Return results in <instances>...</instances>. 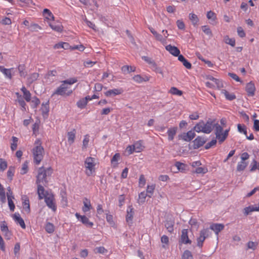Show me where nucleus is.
Returning a JSON list of instances; mask_svg holds the SVG:
<instances>
[{
	"mask_svg": "<svg viewBox=\"0 0 259 259\" xmlns=\"http://www.w3.org/2000/svg\"><path fill=\"white\" fill-rule=\"evenodd\" d=\"M31 152L34 163L36 165L39 164L45 155V150L42 146V142L39 139H37L34 142Z\"/></svg>",
	"mask_w": 259,
	"mask_h": 259,
	"instance_id": "nucleus-1",
	"label": "nucleus"
},
{
	"mask_svg": "<svg viewBox=\"0 0 259 259\" xmlns=\"http://www.w3.org/2000/svg\"><path fill=\"white\" fill-rule=\"evenodd\" d=\"M215 123L214 119H209L206 122L201 120L195 125L194 130L197 133L209 134L212 131Z\"/></svg>",
	"mask_w": 259,
	"mask_h": 259,
	"instance_id": "nucleus-2",
	"label": "nucleus"
},
{
	"mask_svg": "<svg viewBox=\"0 0 259 259\" xmlns=\"http://www.w3.org/2000/svg\"><path fill=\"white\" fill-rule=\"evenodd\" d=\"M213 128L214 129L216 139L218 140V141L220 144L222 143L228 137L230 128L226 129L224 131L223 127L218 122L215 123Z\"/></svg>",
	"mask_w": 259,
	"mask_h": 259,
	"instance_id": "nucleus-3",
	"label": "nucleus"
},
{
	"mask_svg": "<svg viewBox=\"0 0 259 259\" xmlns=\"http://www.w3.org/2000/svg\"><path fill=\"white\" fill-rule=\"evenodd\" d=\"M53 172L51 167L45 169L43 166L39 167L38 170L36 184H45L47 183V177L50 176Z\"/></svg>",
	"mask_w": 259,
	"mask_h": 259,
	"instance_id": "nucleus-4",
	"label": "nucleus"
},
{
	"mask_svg": "<svg viewBox=\"0 0 259 259\" xmlns=\"http://www.w3.org/2000/svg\"><path fill=\"white\" fill-rule=\"evenodd\" d=\"M96 160L92 157H87L84 161L85 173L87 176H91L95 172L96 166Z\"/></svg>",
	"mask_w": 259,
	"mask_h": 259,
	"instance_id": "nucleus-5",
	"label": "nucleus"
},
{
	"mask_svg": "<svg viewBox=\"0 0 259 259\" xmlns=\"http://www.w3.org/2000/svg\"><path fill=\"white\" fill-rule=\"evenodd\" d=\"M44 198L47 206L53 211L55 212L57 210V205L54 195L52 193H47Z\"/></svg>",
	"mask_w": 259,
	"mask_h": 259,
	"instance_id": "nucleus-6",
	"label": "nucleus"
},
{
	"mask_svg": "<svg viewBox=\"0 0 259 259\" xmlns=\"http://www.w3.org/2000/svg\"><path fill=\"white\" fill-rule=\"evenodd\" d=\"M209 235L208 229H203L200 232L199 237L197 238V244L198 247L201 248L203 246V242Z\"/></svg>",
	"mask_w": 259,
	"mask_h": 259,
	"instance_id": "nucleus-7",
	"label": "nucleus"
},
{
	"mask_svg": "<svg viewBox=\"0 0 259 259\" xmlns=\"http://www.w3.org/2000/svg\"><path fill=\"white\" fill-rule=\"evenodd\" d=\"M72 93V91L71 90H68V87L63 83L57 89L53 95L56 94L61 96H69Z\"/></svg>",
	"mask_w": 259,
	"mask_h": 259,
	"instance_id": "nucleus-8",
	"label": "nucleus"
},
{
	"mask_svg": "<svg viewBox=\"0 0 259 259\" xmlns=\"http://www.w3.org/2000/svg\"><path fill=\"white\" fill-rule=\"evenodd\" d=\"M149 29L150 32L154 36L156 40L160 41L163 45H165L166 44V38L168 36V34H167V35H165V34H164L163 37L162 35L158 33L156 31H155L154 29L152 27H149Z\"/></svg>",
	"mask_w": 259,
	"mask_h": 259,
	"instance_id": "nucleus-9",
	"label": "nucleus"
},
{
	"mask_svg": "<svg viewBox=\"0 0 259 259\" xmlns=\"http://www.w3.org/2000/svg\"><path fill=\"white\" fill-rule=\"evenodd\" d=\"M134 214L135 211L133 206L132 205L128 206L126 210V222L130 226H131L133 224Z\"/></svg>",
	"mask_w": 259,
	"mask_h": 259,
	"instance_id": "nucleus-10",
	"label": "nucleus"
},
{
	"mask_svg": "<svg viewBox=\"0 0 259 259\" xmlns=\"http://www.w3.org/2000/svg\"><path fill=\"white\" fill-rule=\"evenodd\" d=\"M75 215L78 220H79L83 224L85 225L87 227L92 228L93 226V223L90 222L88 218H87L85 215H80L77 212L75 213Z\"/></svg>",
	"mask_w": 259,
	"mask_h": 259,
	"instance_id": "nucleus-11",
	"label": "nucleus"
},
{
	"mask_svg": "<svg viewBox=\"0 0 259 259\" xmlns=\"http://www.w3.org/2000/svg\"><path fill=\"white\" fill-rule=\"evenodd\" d=\"M50 27L54 31L58 32H61L63 31V27L60 22H48Z\"/></svg>",
	"mask_w": 259,
	"mask_h": 259,
	"instance_id": "nucleus-12",
	"label": "nucleus"
},
{
	"mask_svg": "<svg viewBox=\"0 0 259 259\" xmlns=\"http://www.w3.org/2000/svg\"><path fill=\"white\" fill-rule=\"evenodd\" d=\"M123 92V90L122 88L113 89L106 91L104 94L106 97H112L120 95Z\"/></svg>",
	"mask_w": 259,
	"mask_h": 259,
	"instance_id": "nucleus-13",
	"label": "nucleus"
},
{
	"mask_svg": "<svg viewBox=\"0 0 259 259\" xmlns=\"http://www.w3.org/2000/svg\"><path fill=\"white\" fill-rule=\"evenodd\" d=\"M245 91L247 93L248 96H253L254 95L255 88L254 83L252 81H250L246 85Z\"/></svg>",
	"mask_w": 259,
	"mask_h": 259,
	"instance_id": "nucleus-14",
	"label": "nucleus"
},
{
	"mask_svg": "<svg viewBox=\"0 0 259 259\" xmlns=\"http://www.w3.org/2000/svg\"><path fill=\"white\" fill-rule=\"evenodd\" d=\"M151 76L149 75H145L142 77L141 75L138 74L134 76L132 78L133 80L138 83H141L143 82H147L149 81Z\"/></svg>",
	"mask_w": 259,
	"mask_h": 259,
	"instance_id": "nucleus-15",
	"label": "nucleus"
},
{
	"mask_svg": "<svg viewBox=\"0 0 259 259\" xmlns=\"http://www.w3.org/2000/svg\"><path fill=\"white\" fill-rule=\"evenodd\" d=\"M165 49L171 55L175 57H177L180 54V51L179 49L177 47L171 46V45L166 46Z\"/></svg>",
	"mask_w": 259,
	"mask_h": 259,
	"instance_id": "nucleus-16",
	"label": "nucleus"
},
{
	"mask_svg": "<svg viewBox=\"0 0 259 259\" xmlns=\"http://www.w3.org/2000/svg\"><path fill=\"white\" fill-rule=\"evenodd\" d=\"M13 218L16 223L19 224L22 229H25L26 228L24 221L19 213H15L13 215Z\"/></svg>",
	"mask_w": 259,
	"mask_h": 259,
	"instance_id": "nucleus-17",
	"label": "nucleus"
},
{
	"mask_svg": "<svg viewBox=\"0 0 259 259\" xmlns=\"http://www.w3.org/2000/svg\"><path fill=\"white\" fill-rule=\"evenodd\" d=\"M210 229L213 230L217 235L224 229V225L222 224H212L210 226Z\"/></svg>",
	"mask_w": 259,
	"mask_h": 259,
	"instance_id": "nucleus-18",
	"label": "nucleus"
},
{
	"mask_svg": "<svg viewBox=\"0 0 259 259\" xmlns=\"http://www.w3.org/2000/svg\"><path fill=\"white\" fill-rule=\"evenodd\" d=\"M178 128L176 126L171 127L167 130V134L168 136V140L169 141H172L176 136Z\"/></svg>",
	"mask_w": 259,
	"mask_h": 259,
	"instance_id": "nucleus-19",
	"label": "nucleus"
},
{
	"mask_svg": "<svg viewBox=\"0 0 259 259\" xmlns=\"http://www.w3.org/2000/svg\"><path fill=\"white\" fill-rule=\"evenodd\" d=\"M206 141L204 138L201 137H197L193 141L194 148L198 149L202 146L205 143Z\"/></svg>",
	"mask_w": 259,
	"mask_h": 259,
	"instance_id": "nucleus-20",
	"label": "nucleus"
},
{
	"mask_svg": "<svg viewBox=\"0 0 259 259\" xmlns=\"http://www.w3.org/2000/svg\"><path fill=\"white\" fill-rule=\"evenodd\" d=\"M42 15L48 22L54 21V16L51 11L48 9H45L42 12Z\"/></svg>",
	"mask_w": 259,
	"mask_h": 259,
	"instance_id": "nucleus-21",
	"label": "nucleus"
},
{
	"mask_svg": "<svg viewBox=\"0 0 259 259\" xmlns=\"http://www.w3.org/2000/svg\"><path fill=\"white\" fill-rule=\"evenodd\" d=\"M83 206L82 207V210L84 213H87L88 211H90L91 209H92V206L90 200L85 198L83 201Z\"/></svg>",
	"mask_w": 259,
	"mask_h": 259,
	"instance_id": "nucleus-22",
	"label": "nucleus"
},
{
	"mask_svg": "<svg viewBox=\"0 0 259 259\" xmlns=\"http://www.w3.org/2000/svg\"><path fill=\"white\" fill-rule=\"evenodd\" d=\"M22 206L24 210L27 212L29 213L30 211L29 200L27 196L22 197Z\"/></svg>",
	"mask_w": 259,
	"mask_h": 259,
	"instance_id": "nucleus-23",
	"label": "nucleus"
},
{
	"mask_svg": "<svg viewBox=\"0 0 259 259\" xmlns=\"http://www.w3.org/2000/svg\"><path fill=\"white\" fill-rule=\"evenodd\" d=\"M40 111L42 115L44 117H46L48 115L49 112V102L47 101L45 103H42L40 108Z\"/></svg>",
	"mask_w": 259,
	"mask_h": 259,
	"instance_id": "nucleus-24",
	"label": "nucleus"
},
{
	"mask_svg": "<svg viewBox=\"0 0 259 259\" xmlns=\"http://www.w3.org/2000/svg\"><path fill=\"white\" fill-rule=\"evenodd\" d=\"M188 230L187 229H183L182 231V235H181V241L182 243L184 244L191 243V241L189 239L188 235Z\"/></svg>",
	"mask_w": 259,
	"mask_h": 259,
	"instance_id": "nucleus-25",
	"label": "nucleus"
},
{
	"mask_svg": "<svg viewBox=\"0 0 259 259\" xmlns=\"http://www.w3.org/2000/svg\"><path fill=\"white\" fill-rule=\"evenodd\" d=\"M120 159V155L119 153H116L111 159V164L112 168H116L118 165V161Z\"/></svg>",
	"mask_w": 259,
	"mask_h": 259,
	"instance_id": "nucleus-26",
	"label": "nucleus"
},
{
	"mask_svg": "<svg viewBox=\"0 0 259 259\" xmlns=\"http://www.w3.org/2000/svg\"><path fill=\"white\" fill-rule=\"evenodd\" d=\"M37 185L38 198L39 199L41 200L44 198L46 196V194L48 193L45 191V189L44 187L41 185V184H37Z\"/></svg>",
	"mask_w": 259,
	"mask_h": 259,
	"instance_id": "nucleus-27",
	"label": "nucleus"
},
{
	"mask_svg": "<svg viewBox=\"0 0 259 259\" xmlns=\"http://www.w3.org/2000/svg\"><path fill=\"white\" fill-rule=\"evenodd\" d=\"M76 135V130L73 129L72 131L67 133L68 142L70 145L72 144L75 141Z\"/></svg>",
	"mask_w": 259,
	"mask_h": 259,
	"instance_id": "nucleus-28",
	"label": "nucleus"
},
{
	"mask_svg": "<svg viewBox=\"0 0 259 259\" xmlns=\"http://www.w3.org/2000/svg\"><path fill=\"white\" fill-rule=\"evenodd\" d=\"M248 164V162L241 160L238 162L236 167L237 171L241 172L245 170Z\"/></svg>",
	"mask_w": 259,
	"mask_h": 259,
	"instance_id": "nucleus-29",
	"label": "nucleus"
},
{
	"mask_svg": "<svg viewBox=\"0 0 259 259\" xmlns=\"http://www.w3.org/2000/svg\"><path fill=\"white\" fill-rule=\"evenodd\" d=\"M136 152H141L144 149L145 147L143 146L142 141H137L133 144Z\"/></svg>",
	"mask_w": 259,
	"mask_h": 259,
	"instance_id": "nucleus-30",
	"label": "nucleus"
},
{
	"mask_svg": "<svg viewBox=\"0 0 259 259\" xmlns=\"http://www.w3.org/2000/svg\"><path fill=\"white\" fill-rule=\"evenodd\" d=\"M150 68L153 71L155 72L156 73H159L161 74L162 76H164V72L162 68L158 66L156 62L152 66H150Z\"/></svg>",
	"mask_w": 259,
	"mask_h": 259,
	"instance_id": "nucleus-31",
	"label": "nucleus"
},
{
	"mask_svg": "<svg viewBox=\"0 0 259 259\" xmlns=\"http://www.w3.org/2000/svg\"><path fill=\"white\" fill-rule=\"evenodd\" d=\"M195 133L192 131H189L186 134H184L182 138L185 141H190L195 137Z\"/></svg>",
	"mask_w": 259,
	"mask_h": 259,
	"instance_id": "nucleus-32",
	"label": "nucleus"
},
{
	"mask_svg": "<svg viewBox=\"0 0 259 259\" xmlns=\"http://www.w3.org/2000/svg\"><path fill=\"white\" fill-rule=\"evenodd\" d=\"M209 79L213 82L215 87L220 90L221 89L223 88V83L222 80H219L218 79L215 78L213 77H210Z\"/></svg>",
	"mask_w": 259,
	"mask_h": 259,
	"instance_id": "nucleus-33",
	"label": "nucleus"
},
{
	"mask_svg": "<svg viewBox=\"0 0 259 259\" xmlns=\"http://www.w3.org/2000/svg\"><path fill=\"white\" fill-rule=\"evenodd\" d=\"M189 18L194 26L198 25L199 19L196 14L193 13H190L189 15Z\"/></svg>",
	"mask_w": 259,
	"mask_h": 259,
	"instance_id": "nucleus-34",
	"label": "nucleus"
},
{
	"mask_svg": "<svg viewBox=\"0 0 259 259\" xmlns=\"http://www.w3.org/2000/svg\"><path fill=\"white\" fill-rule=\"evenodd\" d=\"M90 141V135L89 134H87L84 136L83 140L82 141V150H85L88 147L89 143Z\"/></svg>",
	"mask_w": 259,
	"mask_h": 259,
	"instance_id": "nucleus-35",
	"label": "nucleus"
},
{
	"mask_svg": "<svg viewBox=\"0 0 259 259\" xmlns=\"http://www.w3.org/2000/svg\"><path fill=\"white\" fill-rule=\"evenodd\" d=\"M224 42L232 47H234L235 45V39L233 38H230L228 35H225L224 37Z\"/></svg>",
	"mask_w": 259,
	"mask_h": 259,
	"instance_id": "nucleus-36",
	"label": "nucleus"
},
{
	"mask_svg": "<svg viewBox=\"0 0 259 259\" xmlns=\"http://www.w3.org/2000/svg\"><path fill=\"white\" fill-rule=\"evenodd\" d=\"M221 93L224 94L227 100H233L236 98V96L233 94H230L225 90H222Z\"/></svg>",
	"mask_w": 259,
	"mask_h": 259,
	"instance_id": "nucleus-37",
	"label": "nucleus"
},
{
	"mask_svg": "<svg viewBox=\"0 0 259 259\" xmlns=\"http://www.w3.org/2000/svg\"><path fill=\"white\" fill-rule=\"evenodd\" d=\"M169 93L173 95H176L178 96H181L183 95V92L181 90H179L176 87H171L169 91Z\"/></svg>",
	"mask_w": 259,
	"mask_h": 259,
	"instance_id": "nucleus-38",
	"label": "nucleus"
},
{
	"mask_svg": "<svg viewBox=\"0 0 259 259\" xmlns=\"http://www.w3.org/2000/svg\"><path fill=\"white\" fill-rule=\"evenodd\" d=\"M155 188V185L154 184L147 186L146 193L148 194V196L149 197H152L154 193Z\"/></svg>",
	"mask_w": 259,
	"mask_h": 259,
	"instance_id": "nucleus-39",
	"label": "nucleus"
},
{
	"mask_svg": "<svg viewBox=\"0 0 259 259\" xmlns=\"http://www.w3.org/2000/svg\"><path fill=\"white\" fill-rule=\"evenodd\" d=\"M39 77V74L36 72L33 73L29 76L27 78L28 82L29 83H32L34 81L36 80Z\"/></svg>",
	"mask_w": 259,
	"mask_h": 259,
	"instance_id": "nucleus-40",
	"label": "nucleus"
},
{
	"mask_svg": "<svg viewBox=\"0 0 259 259\" xmlns=\"http://www.w3.org/2000/svg\"><path fill=\"white\" fill-rule=\"evenodd\" d=\"M174 222L172 221H167L165 224V227L170 233L174 231Z\"/></svg>",
	"mask_w": 259,
	"mask_h": 259,
	"instance_id": "nucleus-41",
	"label": "nucleus"
},
{
	"mask_svg": "<svg viewBox=\"0 0 259 259\" xmlns=\"http://www.w3.org/2000/svg\"><path fill=\"white\" fill-rule=\"evenodd\" d=\"M28 164L29 161L26 160L22 164V167L20 170V174L21 175H24L26 174L28 171Z\"/></svg>",
	"mask_w": 259,
	"mask_h": 259,
	"instance_id": "nucleus-42",
	"label": "nucleus"
},
{
	"mask_svg": "<svg viewBox=\"0 0 259 259\" xmlns=\"http://www.w3.org/2000/svg\"><path fill=\"white\" fill-rule=\"evenodd\" d=\"M208 172V169L206 166L203 167H198L196 168L194 173L197 174H202L204 175Z\"/></svg>",
	"mask_w": 259,
	"mask_h": 259,
	"instance_id": "nucleus-43",
	"label": "nucleus"
},
{
	"mask_svg": "<svg viewBox=\"0 0 259 259\" xmlns=\"http://www.w3.org/2000/svg\"><path fill=\"white\" fill-rule=\"evenodd\" d=\"M12 142L11 144V149L12 151H15L17 148L18 145V138L13 136L12 138Z\"/></svg>",
	"mask_w": 259,
	"mask_h": 259,
	"instance_id": "nucleus-44",
	"label": "nucleus"
},
{
	"mask_svg": "<svg viewBox=\"0 0 259 259\" xmlns=\"http://www.w3.org/2000/svg\"><path fill=\"white\" fill-rule=\"evenodd\" d=\"M147 196L148 194L145 191L141 192L139 195L138 203L142 204L145 202Z\"/></svg>",
	"mask_w": 259,
	"mask_h": 259,
	"instance_id": "nucleus-45",
	"label": "nucleus"
},
{
	"mask_svg": "<svg viewBox=\"0 0 259 259\" xmlns=\"http://www.w3.org/2000/svg\"><path fill=\"white\" fill-rule=\"evenodd\" d=\"M15 169L14 166H10L7 171L8 178L11 181L13 179V177L15 173Z\"/></svg>",
	"mask_w": 259,
	"mask_h": 259,
	"instance_id": "nucleus-46",
	"label": "nucleus"
},
{
	"mask_svg": "<svg viewBox=\"0 0 259 259\" xmlns=\"http://www.w3.org/2000/svg\"><path fill=\"white\" fill-rule=\"evenodd\" d=\"M45 230L48 233H53L55 230L54 225L49 222L47 223L45 226Z\"/></svg>",
	"mask_w": 259,
	"mask_h": 259,
	"instance_id": "nucleus-47",
	"label": "nucleus"
},
{
	"mask_svg": "<svg viewBox=\"0 0 259 259\" xmlns=\"http://www.w3.org/2000/svg\"><path fill=\"white\" fill-rule=\"evenodd\" d=\"M237 128L239 133H242L245 136H246L247 128L244 124H238L237 125Z\"/></svg>",
	"mask_w": 259,
	"mask_h": 259,
	"instance_id": "nucleus-48",
	"label": "nucleus"
},
{
	"mask_svg": "<svg viewBox=\"0 0 259 259\" xmlns=\"http://www.w3.org/2000/svg\"><path fill=\"white\" fill-rule=\"evenodd\" d=\"M0 199L2 202H5L6 200L5 191L3 186L0 183Z\"/></svg>",
	"mask_w": 259,
	"mask_h": 259,
	"instance_id": "nucleus-49",
	"label": "nucleus"
},
{
	"mask_svg": "<svg viewBox=\"0 0 259 259\" xmlns=\"http://www.w3.org/2000/svg\"><path fill=\"white\" fill-rule=\"evenodd\" d=\"M87 103V99L82 98L77 102V105L79 108L83 109L86 106Z\"/></svg>",
	"mask_w": 259,
	"mask_h": 259,
	"instance_id": "nucleus-50",
	"label": "nucleus"
},
{
	"mask_svg": "<svg viewBox=\"0 0 259 259\" xmlns=\"http://www.w3.org/2000/svg\"><path fill=\"white\" fill-rule=\"evenodd\" d=\"M206 17L209 20L214 21L217 20V16L215 13L211 11H209L207 13Z\"/></svg>",
	"mask_w": 259,
	"mask_h": 259,
	"instance_id": "nucleus-51",
	"label": "nucleus"
},
{
	"mask_svg": "<svg viewBox=\"0 0 259 259\" xmlns=\"http://www.w3.org/2000/svg\"><path fill=\"white\" fill-rule=\"evenodd\" d=\"M8 167L7 161L3 158H0V170L4 171Z\"/></svg>",
	"mask_w": 259,
	"mask_h": 259,
	"instance_id": "nucleus-52",
	"label": "nucleus"
},
{
	"mask_svg": "<svg viewBox=\"0 0 259 259\" xmlns=\"http://www.w3.org/2000/svg\"><path fill=\"white\" fill-rule=\"evenodd\" d=\"M182 259H193V255L189 250H185L182 256Z\"/></svg>",
	"mask_w": 259,
	"mask_h": 259,
	"instance_id": "nucleus-53",
	"label": "nucleus"
},
{
	"mask_svg": "<svg viewBox=\"0 0 259 259\" xmlns=\"http://www.w3.org/2000/svg\"><path fill=\"white\" fill-rule=\"evenodd\" d=\"M175 166L177 167L178 169L181 171H184L186 170V165L180 162H177Z\"/></svg>",
	"mask_w": 259,
	"mask_h": 259,
	"instance_id": "nucleus-54",
	"label": "nucleus"
},
{
	"mask_svg": "<svg viewBox=\"0 0 259 259\" xmlns=\"http://www.w3.org/2000/svg\"><path fill=\"white\" fill-rule=\"evenodd\" d=\"M202 31L205 33L206 35L212 36V32L208 26L204 25L201 27Z\"/></svg>",
	"mask_w": 259,
	"mask_h": 259,
	"instance_id": "nucleus-55",
	"label": "nucleus"
},
{
	"mask_svg": "<svg viewBox=\"0 0 259 259\" xmlns=\"http://www.w3.org/2000/svg\"><path fill=\"white\" fill-rule=\"evenodd\" d=\"M256 169H258L257 162L255 159H253L250 165V171L253 172Z\"/></svg>",
	"mask_w": 259,
	"mask_h": 259,
	"instance_id": "nucleus-56",
	"label": "nucleus"
},
{
	"mask_svg": "<svg viewBox=\"0 0 259 259\" xmlns=\"http://www.w3.org/2000/svg\"><path fill=\"white\" fill-rule=\"evenodd\" d=\"M13 68L7 69L6 68L5 70H3V73L5 75V76L9 79H11L12 78V74H11V70Z\"/></svg>",
	"mask_w": 259,
	"mask_h": 259,
	"instance_id": "nucleus-57",
	"label": "nucleus"
},
{
	"mask_svg": "<svg viewBox=\"0 0 259 259\" xmlns=\"http://www.w3.org/2000/svg\"><path fill=\"white\" fill-rule=\"evenodd\" d=\"M32 107L33 108H36L37 106L40 104V101L37 97H34L31 100Z\"/></svg>",
	"mask_w": 259,
	"mask_h": 259,
	"instance_id": "nucleus-58",
	"label": "nucleus"
},
{
	"mask_svg": "<svg viewBox=\"0 0 259 259\" xmlns=\"http://www.w3.org/2000/svg\"><path fill=\"white\" fill-rule=\"evenodd\" d=\"M142 58L146 62L149 64L150 65V66H152L155 63V62L153 59L148 57L143 56Z\"/></svg>",
	"mask_w": 259,
	"mask_h": 259,
	"instance_id": "nucleus-59",
	"label": "nucleus"
},
{
	"mask_svg": "<svg viewBox=\"0 0 259 259\" xmlns=\"http://www.w3.org/2000/svg\"><path fill=\"white\" fill-rule=\"evenodd\" d=\"M14 198H10L8 196V205L10 208V209L11 211H13L15 209V206L13 202V199Z\"/></svg>",
	"mask_w": 259,
	"mask_h": 259,
	"instance_id": "nucleus-60",
	"label": "nucleus"
},
{
	"mask_svg": "<svg viewBox=\"0 0 259 259\" xmlns=\"http://www.w3.org/2000/svg\"><path fill=\"white\" fill-rule=\"evenodd\" d=\"M247 248L248 249H252L255 250L257 246V243L253 241H249L247 243Z\"/></svg>",
	"mask_w": 259,
	"mask_h": 259,
	"instance_id": "nucleus-61",
	"label": "nucleus"
},
{
	"mask_svg": "<svg viewBox=\"0 0 259 259\" xmlns=\"http://www.w3.org/2000/svg\"><path fill=\"white\" fill-rule=\"evenodd\" d=\"M146 184V179L143 175H141L139 178V185L141 187H143Z\"/></svg>",
	"mask_w": 259,
	"mask_h": 259,
	"instance_id": "nucleus-62",
	"label": "nucleus"
},
{
	"mask_svg": "<svg viewBox=\"0 0 259 259\" xmlns=\"http://www.w3.org/2000/svg\"><path fill=\"white\" fill-rule=\"evenodd\" d=\"M96 252L104 254L107 252V250L103 246H100L95 248Z\"/></svg>",
	"mask_w": 259,
	"mask_h": 259,
	"instance_id": "nucleus-63",
	"label": "nucleus"
},
{
	"mask_svg": "<svg viewBox=\"0 0 259 259\" xmlns=\"http://www.w3.org/2000/svg\"><path fill=\"white\" fill-rule=\"evenodd\" d=\"M177 27L181 30H184L185 28V25L182 20H178L176 22Z\"/></svg>",
	"mask_w": 259,
	"mask_h": 259,
	"instance_id": "nucleus-64",
	"label": "nucleus"
}]
</instances>
